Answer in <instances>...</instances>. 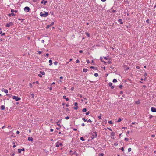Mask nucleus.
Here are the masks:
<instances>
[{
	"label": "nucleus",
	"mask_w": 156,
	"mask_h": 156,
	"mask_svg": "<svg viewBox=\"0 0 156 156\" xmlns=\"http://www.w3.org/2000/svg\"><path fill=\"white\" fill-rule=\"evenodd\" d=\"M69 119V116H67L65 117V119L66 120L68 119Z\"/></svg>",
	"instance_id": "3c124183"
},
{
	"label": "nucleus",
	"mask_w": 156,
	"mask_h": 156,
	"mask_svg": "<svg viewBox=\"0 0 156 156\" xmlns=\"http://www.w3.org/2000/svg\"><path fill=\"white\" fill-rule=\"evenodd\" d=\"M28 140L29 141H32L33 139L32 138L29 137L28 138Z\"/></svg>",
	"instance_id": "4468645a"
},
{
	"label": "nucleus",
	"mask_w": 156,
	"mask_h": 156,
	"mask_svg": "<svg viewBox=\"0 0 156 156\" xmlns=\"http://www.w3.org/2000/svg\"><path fill=\"white\" fill-rule=\"evenodd\" d=\"M21 150H20V149H18V153H20L21 152Z\"/></svg>",
	"instance_id": "4c0bfd02"
},
{
	"label": "nucleus",
	"mask_w": 156,
	"mask_h": 156,
	"mask_svg": "<svg viewBox=\"0 0 156 156\" xmlns=\"http://www.w3.org/2000/svg\"><path fill=\"white\" fill-rule=\"evenodd\" d=\"M146 21L147 22V23H148V24L149 23V20L148 19L147 20H146Z\"/></svg>",
	"instance_id": "58836bf2"
},
{
	"label": "nucleus",
	"mask_w": 156,
	"mask_h": 156,
	"mask_svg": "<svg viewBox=\"0 0 156 156\" xmlns=\"http://www.w3.org/2000/svg\"><path fill=\"white\" fill-rule=\"evenodd\" d=\"M50 26L49 25H48L46 27V29H48L49 27H50Z\"/></svg>",
	"instance_id": "a19ab883"
},
{
	"label": "nucleus",
	"mask_w": 156,
	"mask_h": 156,
	"mask_svg": "<svg viewBox=\"0 0 156 156\" xmlns=\"http://www.w3.org/2000/svg\"><path fill=\"white\" fill-rule=\"evenodd\" d=\"M74 154L76 155V156H77L78 155L77 153H76V151H74L73 153H72L71 155H72Z\"/></svg>",
	"instance_id": "2eb2a0df"
},
{
	"label": "nucleus",
	"mask_w": 156,
	"mask_h": 156,
	"mask_svg": "<svg viewBox=\"0 0 156 156\" xmlns=\"http://www.w3.org/2000/svg\"><path fill=\"white\" fill-rule=\"evenodd\" d=\"M40 73L42 75H45V72L44 71H40Z\"/></svg>",
	"instance_id": "6ab92c4d"
},
{
	"label": "nucleus",
	"mask_w": 156,
	"mask_h": 156,
	"mask_svg": "<svg viewBox=\"0 0 156 156\" xmlns=\"http://www.w3.org/2000/svg\"><path fill=\"white\" fill-rule=\"evenodd\" d=\"M52 60H51V59H50V60H49V62L50 63V64H49V65H50V66H51V65H52Z\"/></svg>",
	"instance_id": "aec40b11"
},
{
	"label": "nucleus",
	"mask_w": 156,
	"mask_h": 156,
	"mask_svg": "<svg viewBox=\"0 0 156 156\" xmlns=\"http://www.w3.org/2000/svg\"><path fill=\"white\" fill-rule=\"evenodd\" d=\"M47 2V1H45L44 2V5L46 4Z\"/></svg>",
	"instance_id": "774afa93"
},
{
	"label": "nucleus",
	"mask_w": 156,
	"mask_h": 156,
	"mask_svg": "<svg viewBox=\"0 0 156 156\" xmlns=\"http://www.w3.org/2000/svg\"><path fill=\"white\" fill-rule=\"evenodd\" d=\"M123 91H120V93H119V94H123Z\"/></svg>",
	"instance_id": "13d9d810"
},
{
	"label": "nucleus",
	"mask_w": 156,
	"mask_h": 156,
	"mask_svg": "<svg viewBox=\"0 0 156 156\" xmlns=\"http://www.w3.org/2000/svg\"><path fill=\"white\" fill-rule=\"evenodd\" d=\"M61 122V120H58V121L57 122V125L58 126H59L60 127H61V125H60L59 124Z\"/></svg>",
	"instance_id": "9b49d317"
},
{
	"label": "nucleus",
	"mask_w": 156,
	"mask_h": 156,
	"mask_svg": "<svg viewBox=\"0 0 156 156\" xmlns=\"http://www.w3.org/2000/svg\"><path fill=\"white\" fill-rule=\"evenodd\" d=\"M122 120L120 118H119V119L117 121V122H120Z\"/></svg>",
	"instance_id": "f704fd0d"
},
{
	"label": "nucleus",
	"mask_w": 156,
	"mask_h": 156,
	"mask_svg": "<svg viewBox=\"0 0 156 156\" xmlns=\"http://www.w3.org/2000/svg\"><path fill=\"white\" fill-rule=\"evenodd\" d=\"M16 15L14 13H9L8 14V16L11 17V16H15Z\"/></svg>",
	"instance_id": "f8f14e48"
},
{
	"label": "nucleus",
	"mask_w": 156,
	"mask_h": 156,
	"mask_svg": "<svg viewBox=\"0 0 156 156\" xmlns=\"http://www.w3.org/2000/svg\"><path fill=\"white\" fill-rule=\"evenodd\" d=\"M111 136H113V138H114V136H115V133L114 132H112L111 133Z\"/></svg>",
	"instance_id": "a211bd4d"
},
{
	"label": "nucleus",
	"mask_w": 156,
	"mask_h": 156,
	"mask_svg": "<svg viewBox=\"0 0 156 156\" xmlns=\"http://www.w3.org/2000/svg\"><path fill=\"white\" fill-rule=\"evenodd\" d=\"M80 139L82 141H84L85 140L84 139V138L83 137H81Z\"/></svg>",
	"instance_id": "4be33fe9"
},
{
	"label": "nucleus",
	"mask_w": 156,
	"mask_h": 156,
	"mask_svg": "<svg viewBox=\"0 0 156 156\" xmlns=\"http://www.w3.org/2000/svg\"><path fill=\"white\" fill-rule=\"evenodd\" d=\"M135 103L137 104H139L140 103V101L138 100V101H136Z\"/></svg>",
	"instance_id": "b1692460"
},
{
	"label": "nucleus",
	"mask_w": 156,
	"mask_h": 156,
	"mask_svg": "<svg viewBox=\"0 0 156 156\" xmlns=\"http://www.w3.org/2000/svg\"><path fill=\"white\" fill-rule=\"evenodd\" d=\"M90 113V112L89 111H88L86 113V115H88Z\"/></svg>",
	"instance_id": "49530a36"
},
{
	"label": "nucleus",
	"mask_w": 156,
	"mask_h": 156,
	"mask_svg": "<svg viewBox=\"0 0 156 156\" xmlns=\"http://www.w3.org/2000/svg\"><path fill=\"white\" fill-rule=\"evenodd\" d=\"M54 24V22H52V23L50 24L49 25L50 26H51Z\"/></svg>",
	"instance_id": "37998d69"
},
{
	"label": "nucleus",
	"mask_w": 156,
	"mask_h": 156,
	"mask_svg": "<svg viewBox=\"0 0 156 156\" xmlns=\"http://www.w3.org/2000/svg\"><path fill=\"white\" fill-rule=\"evenodd\" d=\"M120 149L122 151H124V148L123 147H122L121 149Z\"/></svg>",
	"instance_id": "864d4df0"
},
{
	"label": "nucleus",
	"mask_w": 156,
	"mask_h": 156,
	"mask_svg": "<svg viewBox=\"0 0 156 156\" xmlns=\"http://www.w3.org/2000/svg\"><path fill=\"white\" fill-rule=\"evenodd\" d=\"M30 10V8L27 6L25 7L24 8V11L26 12H29Z\"/></svg>",
	"instance_id": "423d86ee"
},
{
	"label": "nucleus",
	"mask_w": 156,
	"mask_h": 156,
	"mask_svg": "<svg viewBox=\"0 0 156 156\" xmlns=\"http://www.w3.org/2000/svg\"><path fill=\"white\" fill-rule=\"evenodd\" d=\"M124 140L126 141H128L129 140V139L127 138H125L124 139Z\"/></svg>",
	"instance_id": "c9c22d12"
},
{
	"label": "nucleus",
	"mask_w": 156,
	"mask_h": 156,
	"mask_svg": "<svg viewBox=\"0 0 156 156\" xmlns=\"http://www.w3.org/2000/svg\"><path fill=\"white\" fill-rule=\"evenodd\" d=\"M58 62L57 61H55L53 63L55 65H57L58 64Z\"/></svg>",
	"instance_id": "cd10ccee"
},
{
	"label": "nucleus",
	"mask_w": 156,
	"mask_h": 156,
	"mask_svg": "<svg viewBox=\"0 0 156 156\" xmlns=\"http://www.w3.org/2000/svg\"><path fill=\"white\" fill-rule=\"evenodd\" d=\"M102 116V114H100V115L99 116H98V118L99 119H100L101 118V116Z\"/></svg>",
	"instance_id": "bb28decb"
},
{
	"label": "nucleus",
	"mask_w": 156,
	"mask_h": 156,
	"mask_svg": "<svg viewBox=\"0 0 156 156\" xmlns=\"http://www.w3.org/2000/svg\"><path fill=\"white\" fill-rule=\"evenodd\" d=\"M13 25V23L12 22H10L8 23H7L5 25V26L7 27H9L10 26H12Z\"/></svg>",
	"instance_id": "39448f33"
},
{
	"label": "nucleus",
	"mask_w": 156,
	"mask_h": 156,
	"mask_svg": "<svg viewBox=\"0 0 156 156\" xmlns=\"http://www.w3.org/2000/svg\"><path fill=\"white\" fill-rule=\"evenodd\" d=\"M87 122L90 123H91L92 122V121L90 119H89L88 120H87Z\"/></svg>",
	"instance_id": "c756f323"
},
{
	"label": "nucleus",
	"mask_w": 156,
	"mask_h": 156,
	"mask_svg": "<svg viewBox=\"0 0 156 156\" xmlns=\"http://www.w3.org/2000/svg\"><path fill=\"white\" fill-rule=\"evenodd\" d=\"M88 71V69H83V72H86Z\"/></svg>",
	"instance_id": "412c9836"
},
{
	"label": "nucleus",
	"mask_w": 156,
	"mask_h": 156,
	"mask_svg": "<svg viewBox=\"0 0 156 156\" xmlns=\"http://www.w3.org/2000/svg\"><path fill=\"white\" fill-rule=\"evenodd\" d=\"M131 151V148H129L128 149V152H130Z\"/></svg>",
	"instance_id": "72a5a7b5"
},
{
	"label": "nucleus",
	"mask_w": 156,
	"mask_h": 156,
	"mask_svg": "<svg viewBox=\"0 0 156 156\" xmlns=\"http://www.w3.org/2000/svg\"><path fill=\"white\" fill-rule=\"evenodd\" d=\"M118 21L120 23V24H123V22L122 21V19H119Z\"/></svg>",
	"instance_id": "dca6fc26"
},
{
	"label": "nucleus",
	"mask_w": 156,
	"mask_h": 156,
	"mask_svg": "<svg viewBox=\"0 0 156 156\" xmlns=\"http://www.w3.org/2000/svg\"><path fill=\"white\" fill-rule=\"evenodd\" d=\"M86 62L87 64H89V63H90V62L89 60H86Z\"/></svg>",
	"instance_id": "de8ad7c7"
},
{
	"label": "nucleus",
	"mask_w": 156,
	"mask_h": 156,
	"mask_svg": "<svg viewBox=\"0 0 156 156\" xmlns=\"http://www.w3.org/2000/svg\"><path fill=\"white\" fill-rule=\"evenodd\" d=\"M21 151H25V149L24 148H23L22 149H20Z\"/></svg>",
	"instance_id": "6e6d98bb"
},
{
	"label": "nucleus",
	"mask_w": 156,
	"mask_h": 156,
	"mask_svg": "<svg viewBox=\"0 0 156 156\" xmlns=\"http://www.w3.org/2000/svg\"><path fill=\"white\" fill-rule=\"evenodd\" d=\"M151 111L154 112H156V108L154 107H152L151 108Z\"/></svg>",
	"instance_id": "6e6552de"
},
{
	"label": "nucleus",
	"mask_w": 156,
	"mask_h": 156,
	"mask_svg": "<svg viewBox=\"0 0 156 156\" xmlns=\"http://www.w3.org/2000/svg\"><path fill=\"white\" fill-rule=\"evenodd\" d=\"M108 123L109 124H112L113 123L112 122V121H108Z\"/></svg>",
	"instance_id": "79ce46f5"
},
{
	"label": "nucleus",
	"mask_w": 156,
	"mask_h": 156,
	"mask_svg": "<svg viewBox=\"0 0 156 156\" xmlns=\"http://www.w3.org/2000/svg\"><path fill=\"white\" fill-rule=\"evenodd\" d=\"M11 12L12 13H13L14 12V10L13 9H11Z\"/></svg>",
	"instance_id": "a18cd8bd"
},
{
	"label": "nucleus",
	"mask_w": 156,
	"mask_h": 156,
	"mask_svg": "<svg viewBox=\"0 0 156 156\" xmlns=\"http://www.w3.org/2000/svg\"><path fill=\"white\" fill-rule=\"evenodd\" d=\"M73 130L74 131H76L77 130V129H76V128H73Z\"/></svg>",
	"instance_id": "69168bd1"
},
{
	"label": "nucleus",
	"mask_w": 156,
	"mask_h": 156,
	"mask_svg": "<svg viewBox=\"0 0 156 156\" xmlns=\"http://www.w3.org/2000/svg\"><path fill=\"white\" fill-rule=\"evenodd\" d=\"M63 98L65 99L66 101H68L69 100V98H67L66 96H63Z\"/></svg>",
	"instance_id": "ddd939ff"
},
{
	"label": "nucleus",
	"mask_w": 156,
	"mask_h": 156,
	"mask_svg": "<svg viewBox=\"0 0 156 156\" xmlns=\"http://www.w3.org/2000/svg\"><path fill=\"white\" fill-rule=\"evenodd\" d=\"M119 87L121 89L123 87V86L122 85H120Z\"/></svg>",
	"instance_id": "5fc2aeb1"
},
{
	"label": "nucleus",
	"mask_w": 156,
	"mask_h": 156,
	"mask_svg": "<svg viewBox=\"0 0 156 156\" xmlns=\"http://www.w3.org/2000/svg\"><path fill=\"white\" fill-rule=\"evenodd\" d=\"M112 12H113V13H115V12H117V11H116L115 10H114V9H113V10H112Z\"/></svg>",
	"instance_id": "8fccbe9b"
},
{
	"label": "nucleus",
	"mask_w": 156,
	"mask_h": 156,
	"mask_svg": "<svg viewBox=\"0 0 156 156\" xmlns=\"http://www.w3.org/2000/svg\"><path fill=\"white\" fill-rule=\"evenodd\" d=\"M108 64H110L112 63V62L111 61L109 60L108 61V62H107Z\"/></svg>",
	"instance_id": "2f4dec72"
},
{
	"label": "nucleus",
	"mask_w": 156,
	"mask_h": 156,
	"mask_svg": "<svg viewBox=\"0 0 156 156\" xmlns=\"http://www.w3.org/2000/svg\"><path fill=\"white\" fill-rule=\"evenodd\" d=\"M104 154L103 153H101L99 154V156H103Z\"/></svg>",
	"instance_id": "ea45409f"
},
{
	"label": "nucleus",
	"mask_w": 156,
	"mask_h": 156,
	"mask_svg": "<svg viewBox=\"0 0 156 156\" xmlns=\"http://www.w3.org/2000/svg\"><path fill=\"white\" fill-rule=\"evenodd\" d=\"M102 62H103L104 63V64H106V62L105 61L102 60Z\"/></svg>",
	"instance_id": "4d7b16f0"
},
{
	"label": "nucleus",
	"mask_w": 156,
	"mask_h": 156,
	"mask_svg": "<svg viewBox=\"0 0 156 156\" xmlns=\"http://www.w3.org/2000/svg\"><path fill=\"white\" fill-rule=\"evenodd\" d=\"M79 52L80 53H82L83 52V51L82 50H80L79 51Z\"/></svg>",
	"instance_id": "0e129e2a"
},
{
	"label": "nucleus",
	"mask_w": 156,
	"mask_h": 156,
	"mask_svg": "<svg viewBox=\"0 0 156 156\" xmlns=\"http://www.w3.org/2000/svg\"><path fill=\"white\" fill-rule=\"evenodd\" d=\"M82 119L83 121H84V122H87V119H86L85 118H82Z\"/></svg>",
	"instance_id": "c85d7f7f"
},
{
	"label": "nucleus",
	"mask_w": 156,
	"mask_h": 156,
	"mask_svg": "<svg viewBox=\"0 0 156 156\" xmlns=\"http://www.w3.org/2000/svg\"><path fill=\"white\" fill-rule=\"evenodd\" d=\"M49 56V54L47 53L46 54V56L48 57Z\"/></svg>",
	"instance_id": "338daca9"
},
{
	"label": "nucleus",
	"mask_w": 156,
	"mask_h": 156,
	"mask_svg": "<svg viewBox=\"0 0 156 156\" xmlns=\"http://www.w3.org/2000/svg\"><path fill=\"white\" fill-rule=\"evenodd\" d=\"M38 53L39 54H41L42 53V52L41 51H38Z\"/></svg>",
	"instance_id": "680f3d73"
},
{
	"label": "nucleus",
	"mask_w": 156,
	"mask_h": 156,
	"mask_svg": "<svg viewBox=\"0 0 156 156\" xmlns=\"http://www.w3.org/2000/svg\"><path fill=\"white\" fill-rule=\"evenodd\" d=\"M76 63H79L80 62V61L78 59H77L76 60Z\"/></svg>",
	"instance_id": "c03bdc74"
},
{
	"label": "nucleus",
	"mask_w": 156,
	"mask_h": 156,
	"mask_svg": "<svg viewBox=\"0 0 156 156\" xmlns=\"http://www.w3.org/2000/svg\"><path fill=\"white\" fill-rule=\"evenodd\" d=\"M85 34L88 37H89L90 35L89 33L87 32H86L85 33Z\"/></svg>",
	"instance_id": "393cba45"
},
{
	"label": "nucleus",
	"mask_w": 156,
	"mask_h": 156,
	"mask_svg": "<svg viewBox=\"0 0 156 156\" xmlns=\"http://www.w3.org/2000/svg\"><path fill=\"white\" fill-rule=\"evenodd\" d=\"M30 94L32 96V98H34V94L33 93H31V94Z\"/></svg>",
	"instance_id": "473e14b6"
},
{
	"label": "nucleus",
	"mask_w": 156,
	"mask_h": 156,
	"mask_svg": "<svg viewBox=\"0 0 156 156\" xmlns=\"http://www.w3.org/2000/svg\"><path fill=\"white\" fill-rule=\"evenodd\" d=\"M91 134L92 136H93L92 137H91L92 140L94 139V138H96L97 137V134L96 131L93 132L91 133Z\"/></svg>",
	"instance_id": "f257e3e1"
},
{
	"label": "nucleus",
	"mask_w": 156,
	"mask_h": 156,
	"mask_svg": "<svg viewBox=\"0 0 156 156\" xmlns=\"http://www.w3.org/2000/svg\"><path fill=\"white\" fill-rule=\"evenodd\" d=\"M78 103L77 102H75L74 103V105L75 106L74 107V109L75 110H77L78 109V107L77 106Z\"/></svg>",
	"instance_id": "0eeeda50"
},
{
	"label": "nucleus",
	"mask_w": 156,
	"mask_h": 156,
	"mask_svg": "<svg viewBox=\"0 0 156 156\" xmlns=\"http://www.w3.org/2000/svg\"><path fill=\"white\" fill-rule=\"evenodd\" d=\"M90 68H91V69H96V68H97L95 67H93V66H91L90 67Z\"/></svg>",
	"instance_id": "e433bc0d"
},
{
	"label": "nucleus",
	"mask_w": 156,
	"mask_h": 156,
	"mask_svg": "<svg viewBox=\"0 0 156 156\" xmlns=\"http://www.w3.org/2000/svg\"><path fill=\"white\" fill-rule=\"evenodd\" d=\"M112 82L113 83H116L117 82V80L115 79H114L113 80Z\"/></svg>",
	"instance_id": "a878e982"
},
{
	"label": "nucleus",
	"mask_w": 156,
	"mask_h": 156,
	"mask_svg": "<svg viewBox=\"0 0 156 156\" xmlns=\"http://www.w3.org/2000/svg\"><path fill=\"white\" fill-rule=\"evenodd\" d=\"M38 76L40 77H42V75L41 74H39L38 75Z\"/></svg>",
	"instance_id": "09e8293b"
},
{
	"label": "nucleus",
	"mask_w": 156,
	"mask_h": 156,
	"mask_svg": "<svg viewBox=\"0 0 156 156\" xmlns=\"http://www.w3.org/2000/svg\"><path fill=\"white\" fill-rule=\"evenodd\" d=\"M82 111L83 112H85L87 111V109L86 108H84L82 109Z\"/></svg>",
	"instance_id": "5701e85b"
},
{
	"label": "nucleus",
	"mask_w": 156,
	"mask_h": 156,
	"mask_svg": "<svg viewBox=\"0 0 156 156\" xmlns=\"http://www.w3.org/2000/svg\"><path fill=\"white\" fill-rule=\"evenodd\" d=\"M147 74L146 73H145L144 74V76H147Z\"/></svg>",
	"instance_id": "e2e57ef3"
},
{
	"label": "nucleus",
	"mask_w": 156,
	"mask_h": 156,
	"mask_svg": "<svg viewBox=\"0 0 156 156\" xmlns=\"http://www.w3.org/2000/svg\"><path fill=\"white\" fill-rule=\"evenodd\" d=\"M16 133L17 134H19L20 133V132L19 131H16Z\"/></svg>",
	"instance_id": "bf43d9fd"
},
{
	"label": "nucleus",
	"mask_w": 156,
	"mask_h": 156,
	"mask_svg": "<svg viewBox=\"0 0 156 156\" xmlns=\"http://www.w3.org/2000/svg\"><path fill=\"white\" fill-rule=\"evenodd\" d=\"M44 12V13H43L42 12H41L40 13V16L41 17H47L48 15V12L45 11Z\"/></svg>",
	"instance_id": "f03ea898"
},
{
	"label": "nucleus",
	"mask_w": 156,
	"mask_h": 156,
	"mask_svg": "<svg viewBox=\"0 0 156 156\" xmlns=\"http://www.w3.org/2000/svg\"><path fill=\"white\" fill-rule=\"evenodd\" d=\"M118 145V144L117 143H115L114 144V145L115 146H116Z\"/></svg>",
	"instance_id": "603ef678"
},
{
	"label": "nucleus",
	"mask_w": 156,
	"mask_h": 156,
	"mask_svg": "<svg viewBox=\"0 0 156 156\" xmlns=\"http://www.w3.org/2000/svg\"><path fill=\"white\" fill-rule=\"evenodd\" d=\"M1 91L2 92H4L6 94L8 93V90L7 89H5L4 88L2 89Z\"/></svg>",
	"instance_id": "9d476101"
},
{
	"label": "nucleus",
	"mask_w": 156,
	"mask_h": 156,
	"mask_svg": "<svg viewBox=\"0 0 156 156\" xmlns=\"http://www.w3.org/2000/svg\"><path fill=\"white\" fill-rule=\"evenodd\" d=\"M81 126H85V124L84 123H82V124H81Z\"/></svg>",
	"instance_id": "052dcab7"
},
{
	"label": "nucleus",
	"mask_w": 156,
	"mask_h": 156,
	"mask_svg": "<svg viewBox=\"0 0 156 156\" xmlns=\"http://www.w3.org/2000/svg\"><path fill=\"white\" fill-rule=\"evenodd\" d=\"M94 75L95 77H97L98 76V73H96L94 74Z\"/></svg>",
	"instance_id": "7c9ffc66"
},
{
	"label": "nucleus",
	"mask_w": 156,
	"mask_h": 156,
	"mask_svg": "<svg viewBox=\"0 0 156 156\" xmlns=\"http://www.w3.org/2000/svg\"><path fill=\"white\" fill-rule=\"evenodd\" d=\"M59 146L62 147L63 146V144L62 143H59V142H57L56 143V147H58Z\"/></svg>",
	"instance_id": "20e7f679"
},
{
	"label": "nucleus",
	"mask_w": 156,
	"mask_h": 156,
	"mask_svg": "<svg viewBox=\"0 0 156 156\" xmlns=\"http://www.w3.org/2000/svg\"><path fill=\"white\" fill-rule=\"evenodd\" d=\"M12 98L13 99H15L16 101H20L21 99V98H20L18 97L17 96H14L12 97Z\"/></svg>",
	"instance_id": "7ed1b4c3"
},
{
	"label": "nucleus",
	"mask_w": 156,
	"mask_h": 156,
	"mask_svg": "<svg viewBox=\"0 0 156 156\" xmlns=\"http://www.w3.org/2000/svg\"><path fill=\"white\" fill-rule=\"evenodd\" d=\"M108 85L109 86L111 87V89H113L114 88V86H112V83L111 82H109L108 83Z\"/></svg>",
	"instance_id": "1a4fd4ad"
},
{
	"label": "nucleus",
	"mask_w": 156,
	"mask_h": 156,
	"mask_svg": "<svg viewBox=\"0 0 156 156\" xmlns=\"http://www.w3.org/2000/svg\"><path fill=\"white\" fill-rule=\"evenodd\" d=\"M5 107L4 105H1V108L2 110L5 109Z\"/></svg>",
	"instance_id": "f3484780"
}]
</instances>
